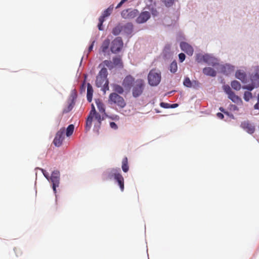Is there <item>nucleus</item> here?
Masks as SVG:
<instances>
[{"label":"nucleus","mask_w":259,"mask_h":259,"mask_svg":"<svg viewBox=\"0 0 259 259\" xmlns=\"http://www.w3.org/2000/svg\"><path fill=\"white\" fill-rule=\"evenodd\" d=\"M106 180H112L114 178L118 183L121 191L124 190V179L120 173V169L118 168H112L107 171L105 174Z\"/></svg>","instance_id":"obj_1"},{"label":"nucleus","mask_w":259,"mask_h":259,"mask_svg":"<svg viewBox=\"0 0 259 259\" xmlns=\"http://www.w3.org/2000/svg\"><path fill=\"white\" fill-rule=\"evenodd\" d=\"M107 69L105 68H102L96 78V84L97 87H103L104 89L109 90V81L107 78Z\"/></svg>","instance_id":"obj_2"},{"label":"nucleus","mask_w":259,"mask_h":259,"mask_svg":"<svg viewBox=\"0 0 259 259\" xmlns=\"http://www.w3.org/2000/svg\"><path fill=\"white\" fill-rule=\"evenodd\" d=\"M145 86L144 80L142 79L136 80L135 83L131 88L133 96L135 98L140 97L143 93Z\"/></svg>","instance_id":"obj_3"},{"label":"nucleus","mask_w":259,"mask_h":259,"mask_svg":"<svg viewBox=\"0 0 259 259\" xmlns=\"http://www.w3.org/2000/svg\"><path fill=\"white\" fill-rule=\"evenodd\" d=\"M148 80L150 85H157L161 81L160 72L156 69L151 70L148 75Z\"/></svg>","instance_id":"obj_4"},{"label":"nucleus","mask_w":259,"mask_h":259,"mask_svg":"<svg viewBox=\"0 0 259 259\" xmlns=\"http://www.w3.org/2000/svg\"><path fill=\"white\" fill-rule=\"evenodd\" d=\"M109 101L111 104H114L121 108H123L126 105V103L123 97L116 93H112L110 94Z\"/></svg>","instance_id":"obj_5"},{"label":"nucleus","mask_w":259,"mask_h":259,"mask_svg":"<svg viewBox=\"0 0 259 259\" xmlns=\"http://www.w3.org/2000/svg\"><path fill=\"white\" fill-rule=\"evenodd\" d=\"M223 88L224 92L228 95L229 99L233 102L237 104L242 103L241 99L235 95L229 85H224Z\"/></svg>","instance_id":"obj_6"},{"label":"nucleus","mask_w":259,"mask_h":259,"mask_svg":"<svg viewBox=\"0 0 259 259\" xmlns=\"http://www.w3.org/2000/svg\"><path fill=\"white\" fill-rule=\"evenodd\" d=\"M123 45V43L121 38L117 37L111 42L110 50L112 53L116 54L121 51Z\"/></svg>","instance_id":"obj_7"},{"label":"nucleus","mask_w":259,"mask_h":259,"mask_svg":"<svg viewBox=\"0 0 259 259\" xmlns=\"http://www.w3.org/2000/svg\"><path fill=\"white\" fill-rule=\"evenodd\" d=\"M94 118L98 121L99 125H100L101 121L104 119V117H102L100 114L97 112H96L95 114L91 115V118H90V115H89L86 120L85 129L87 131H89L92 127Z\"/></svg>","instance_id":"obj_8"},{"label":"nucleus","mask_w":259,"mask_h":259,"mask_svg":"<svg viewBox=\"0 0 259 259\" xmlns=\"http://www.w3.org/2000/svg\"><path fill=\"white\" fill-rule=\"evenodd\" d=\"M51 180L53 184V189L55 193L56 192V188L58 187L60 183V172L58 170H54L52 172Z\"/></svg>","instance_id":"obj_9"},{"label":"nucleus","mask_w":259,"mask_h":259,"mask_svg":"<svg viewBox=\"0 0 259 259\" xmlns=\"http://www.w3.org/2000/svg\"><path fill=\"white\" fill-rule=\"evenodd\" d=\"M65 133V128H61L56 134L54 139L53 143L56 146L59 147L62 144L64 140Z\"/></svg>","instance_id":"obj_10"},{"label":"nucleus","mask_w":259,"mask_h":259,"mask_svg":"<svg viewBox=\"0 0 259 259\" xmlns=\"http://www.w3.org/2000/svg\"><path fill=\"white\" fill-rule=\"evenodd\" d=\"M138 11L136 10L126 9L121 12V16L124 19H132L137 15Z\"/></svg>","instance_id":"obj_11"},{"label":"nucleus","mask_w":259,"mask_h":259,"mask_svg":"<svg viewBox=\"0 0 259 259\" xmlns=\"http://www.w3.org/2000/svg\"><path fill=\"white\" fill-rule=\"evenodd\" d=\"M136 80L131 75L126 76L123 80L122 85L126 90L131 89L135 83Z\"/></svg>","instance_id":"obj_12"},{"label":"nucleus","mask_w":259,"mask_h":259,"mask_svg":"<svg viewBox=\"0 0 259 259\" xmlns=\"http://www.w3.org/2000/svg\"><path fill=\"white\" fill-rule=\"evenodd\" d=\"M180 48L181 50L185 52L189 56H192L194 53L193 47L187 42L183 41L180 43Z\"/></svg>","instance_id":"obj_13"},{"label":"nucleus","mask_w":259,"mask_h":259,"mask_svg":"<svg viewBox=\"0 0 259 259\" xmlns=\"http://www.w3.org/2000/svg\"><path fill=\"white\" fill-rule=\"evenodd\" d=\"M241 127L250 134H253L255 130V126L248 121H244L241 123Z\"/></svg>","instance_id":"obj_14"},{"label":"nucleus","mask_w":259,"mask_h":259,"mask_svg":"<svg viewBox=\"0 0 259 259\" xmlns=\"http://www.w3.org/2000/svg\"><path fill=\"white\" fill-rule=\"evenodd\" d=\"M150 18V14L147 11L142 12L136 19L138 23H143Z\"/></svg>","instance_id":"obj_15"},{"label":"nucleus","mask_w":259,"mask_h":259,"mask_svg":"<svg viewBox=\"0 0 259 259\" xmlns=\"http://www.w3.org/2000/svg\"><path fill=\"white\" fill-rule=\"evenodd\" d=\"M251 82L259 85V67L255 68V71L250 76Z\"/></svg>","instance_id":"obj_16"},{"label":"nucleus","mask_w":259,"mask_h":259,"mask_svg":"<svg viewBox=\"0 0 259 259\" xmlns=\"http://www.w3.org/2000/svg\"><path fill=\"white\" fill-rule=\"evenodd\" d=\"M235 76L237 78L240 80L242 82H247L246 75L243 71L241 70H237L236 72Z\"/></svg>","instance_id":"obj_17"},{"label":"nucleus","mask_w":259,"mask_h":259,"mask_svg":"<svg viewBox=\"0 0 259 259\" xmlns=\"http://www.w3.org/2000/svg\"><path fill=\"white\" fill-rule=\"evenodd\" d=\"M110 43V40L109 38H106L103 41L100 48V50L102 53H105L107 52L109 48Z\"/></svg>","instance_id":"obj_18"},{"label":"nucleus","mask_w":259,"mask_h":259,"mask_svg":"<svg viewBox=\"0 0 259 259\" xmlns=\"http://www.w3.org/2000/svg\"><path fill=\"white\" fill-rule=\"evenodd\" d=\"M203 72L204 74L212 77L215 76L216 71L211 67H205L203 69Z\"/></svg>","instance_id":"obj_19"},{"label":"nucleus","mask_w":259,"mask_h":259,"mask_svg":"<svg viewBox=\"0 0 259 259\" xmlns=\"http://www.w3.org/2000/svg\"><path fill=\"white\" fill-rule=\"evenodd\" d=\"M114 8L113 5H110L107 9H106L102 13V15L99 18H102L103 19L108 17L111 14Z\"/></svg>","instance_id":"obj_20"},{"label":"nucleus","mask_w":259,"mask_h":259,"mask_svg":"<svg viewBox=\"0 0 259 259\" xmlns=\"http://www.w3.org/2000/svg\"><path fill=\"white\" fill-rule=\"evenodd\" d=\"M93 89L90 83H88L87 85V100L89 102L92 100Z\"/></svg>","instance_id":"obj_21"},{"label":"nucleus","mask_w":259,"mask_h":259,"mask_svg":"<svg viewBox=\"0 0 259 259\" xmlns=\"http://www.w3.org/2000/svg\"><path fill=\"white\" fill-rule=\"evenodd\" d=\"M96 103L99 112L101 114H105L104 104L99 99L96 101Z\"/></svg>","instance_id":"obj_22"},{"label":"nucleus","mask_w":259,"mask_h":259,"mask_svg":"<svg viewBox=\"0 0 259 259\" xmlns=\"http://www.w3.org/2000/svg\"><path fill=\"white\" fill-rule=\"evenodd\" d=\"M122 169L124 172H127L129 169V166L128 164V159L126 157L123 158L122 160Z\"/></svg>","instance_id":"obj_23"},{"label":"nucleus","mask_w":259,"mask_h":259,"mask_svg":"<svg viewBox=\"0 0 259 259\" xmlns=\"http://www.w3.org/2000/svg\"><path fill=\"white\" fill-rule=\"evenodd\" d=\"M113 90L118 94H122L124 90L123 88L120 85L117 84H113Z\"/></svg>","instance_id":"obj_24"},{"label":"nucleus","mask_w":259,"mask_h":259,"mask_svg":"<svg viewBox=\"0 0 259 259\" xmlns=\"http://www.w3.org/2000/svg\"><path fill=\"white\" fill-rule=\"evenodd\" d=\"M113 63L114 66H118L119 67L122 66V63L121 61V59L120 57H116L113 58Z\"/></svg>","instance_id":"obj_25"},{"label":"nucleus","mask_w":259,"mask_h":259,"mask_svg":"<svg viewBox=\"0 0 259 259\" xmlns=\"http://www.w3.org/2000/svg\"><path fill=\"white\" fill-rule=\"evenodd\" d=\"M231 85L233 89L236 91H239L241 89V84L237 80L232 81L231 83Z\"/></svg>","instance_id":"obj_26"},{"label":"nucleus","mask_w":259,"mask_h":259,"mask_svg":"<svg viewBox=\"0 0 259 259\" xmlns=\"http://www.w3.org/2000/svg\"><path fill=\"white\" fill-rule=\"evenodd\" d=\"M178 69L177 63L176 61H172L169 66V70L172 73H175Z\"/></svg>","instance_id":"obj_27"},{"label":"nucleus","mask_w":259,"mask_h":259,"mask_svg":"<svg viewBox=\"0 0 259 259\" xmlns=\"http://www.w3.org/2000/svg\"><path fill=\"white\" fill-rule=\"evenodd\" d=\"M74 130V126L73 124H70L68 125L66 129V135L67 137H70L72 135Z\"/></svg>","instance_id":"obj_28"},{"label":"nucleus","mask_w":259,"mask_h":259,"mask_svg":"<svg viewBox=\"0 0 259 259\" xmlns=\"http://www.w3.org/2000/svg\"><path fill=\"white\" fill-rule=\"evenodd\" d=\"M192 83L193 82L190 80L189 77H187L184 79L183 84L185 87L191 88L193 86Z\"/></svg>","instance_id":"obj_29"},{"label":"nucleus","mask_w":259,"mask_h":259,"mask_svg":"<svg viewBox=\"0 0 259 259\" xmlns=\"http://www.w3.org/2000/svg\"><path fill=\"white\" fill-rule=\"evenodd\" d=\"M258 86L257 84H255L251 82V84H248L247 85L243 86L242 88L243 89H247L249 91H252L254 88H256Z\"/></svg>","instance_id":"obj_30"},{"label":"nucleus","mask_w":259,"mask_h":259,"mask_svg":"<svg viewBox=\"0 0 259 259\" xmlns=\"http://www.w3.org/2000/svg\"><path fill=\"white\" fill-rule=\"evenodd\" d=\"M121 31V27L120 26H117L115 27L112 30V33L115 35H118Z\"/></svg>","instance_id":"obj_31"},{"label":"nucleus","mask_w":259,"mask_h":259,"mask_svg":"<svg viewBox=\"0 0 259 259\" xmlns=\"http://www.w3.org/2000/svg\"><path fill=\"white\" fill-rule=\"evenodd\" d=\"M103 63L110 69H112L114 67L113 62L109 60H105L103 61Z\"/></svg>","instance_id":"obj_32"},{"label":"nucleus","mask_w":259,"mask_h":259,"mask_svg":"<svg viewBox=\"0 0 259 259\" xmlns=\"http://www.w3.org/2000/svg\"><path fill=\"white\" fill-rule=\"evenodd\" d=\"M212 58L208 54L204 55L203 57V62L208 64H210Z\"/></svg>","instance_id":"obj_33"},{"label":"nucleus","mask_w":259,"mask_h":259,"mask_svg":"<svg viewBox=\"0 0 259 259\" xmlns=\"http://www.w3.org/2000/svg\"><path fill=\"white\" fill-rule=\"evenodd\" d=\"M252 94L250 92H245L244 94V99L246 101H248L250 99L252 98Z\"/></svg>","instance_id":"obj_34"},{"label":"nucleus","mask_w":259,"mask_h":259,"mask_svg":"<svg viewBox=\"0 0 259 259\" xmlns=\"http://www.w3.org/2000/svg\"><path fill=\"white\" fill-rule=\"evenodd\" d=\"M167 7L172 6L174 3V0H161Z\"/></svg>","instance_id":"obj_35"},{"label":"nucleus","mask_w":259,"mask_h":259,"mask_svg":"<svg viewBox=\"0 0 259 259\" xmlns=\"http://www.w3.org/2000/svg\"><path fill=\"white\" fill-rule=\"evenodd\" d=\"M73 103V101L72 102V103H70L67 107V108L64 109L63 111V113H68L69 111H70L72 108H73V105L72 103Z\"/></svg>","instance_id":"obj_36"},{"label":"nucleus","mask_w":259,"mask_h":259,"mask_svg":"<svg viewBox=\"0 0 259 259\" xmlns=\"http://www.w3.org/2000/svg\"><path fill=\"white\" fill-rule=\"evenodd\" d=\"M105 20L104 19H103L102 18H99V23L98 25V28L100 30H103V27H102V25H103V22H104Z\"/></svg>","instance_id":"obj_37"},{"label":"nucleus","mask_w":259,"mask_h":259,"mask_svg":"<svg viewBox=\"0 0 259 259\" xmlns=\"http://www.w3.org/2000/svg\"><path fill=\"white\" fill-rule=\"evenodd\" d=\"M203 57H204V55L197 54L196 56V60L198 62H203Z\"/></svg>","instance_id":"obj_38"},{"label":"nucleus","mask_w":259,"mask_h":259,"mask_svg":"<svg viewBox=\"0 0 259 259\" xmlns=\"http://www.w3.org/2000/svg\"><path fill=\"white\" fill-rule=\"evenodd\" d=\"M96 110L95 109V107L93 104H92V109L91 111H90L89 114L90 115V118H91V115H93L94 114L96 113Z\"/></svg>","instance_id":"obj_39"},{"label":"nucleus","mask_w":259,"mask_h":259,"mask_svg":"<svg viewBox=\"0 0 259 259\" xmlns=\"http://www.w3.org/2000/svg\"><path fill=\"white\" fill-rule=\"evenodd\" d=\"M185 58L186 56L184 53H181L179 55V61L181 63L185 60Z\"/></svg>","instance_id":"obj_40"},{"label":"nucleus","mask_w":259,"mask_h":259,"mask_svg":"<svg viewBox=\"0 0 259 259\" xmlns=\"http://www.w3.org/2000/svg\"><path fill=\"white\" fill-rule=\"evenodd\" d=\"M160 106L164 108H170V104L166 103L161 102L160 103Z\"/></svg>","instance_id":"obj_41"},{"label":"nucleus","mask_w":259,"mask_h":259,"mask_svg":"<svg viewBox=\"0 0 259 259\" xmlns=\"http://www.w3.org/2000/svg\"><path fill=\"white\" fill-rule=\"evenodd\" d=\"M110 127L114 129H117V125L114 122H111L110 123Z\"/></svg>","instance_id":"obj_42"},{"label":"nucleus","mask_w":259,"mask_h":259,"mask_svg":"<svg viewBox=\"0 0 259 259\" xmlns=\"http://www.w3.org/2000/svg\"><path fill=\"white\" fill-rule=\"evenodd\" d=\"M127 1V0H121V2L117 5L116 8L117 9L120 8L122 6V5Z\"/></svg>","instance_id":"obj_43"},{"label":"nucleus","mask_w":259,"mask_h":259,"mask_svg":"<svg viewBox=\"0 0 259 259\" xmlns=\"http://www.w3.org/2000/svg\"><path fill=\"white\" fill-rule=\"evenodd\" d=\"M95 40H94V41L92 42V44L91 45V46L89 47V49H88V51H89V52H91V51H92L93 48V47H94V43H95Z\"/></svg>","instance_id":"obj_44"},{"label":"nucleus","mask_w":259,"mask_h":259,"mask_svg":"<svg viewBox=\"0 0 259 259\" xmlns=\"http://www.w3.org/2000/svg\"><path fill=\"white\" fill-rule=\"evenodd\" d=\"M39 169L42 171L43 173L44 176L47 178L48 179V175L46 174V171L42 169V168H39Z\"/></svg>","instance_id":"obj_45"},{"label":"nucleus","mask_w":259,"mask_h":259,"mask_svg":"<svg viewBox=\"0 0 259 259\" xmlns=\"http://www.w3.org/2000/svg\"><path fill=\"white\" fill-rule=\"evenodd\" d=\"M217 115L218 117L220 119H223L224 118V115L222 113H220V112L218 113L217 114Z\"/></svg>","instance_id":"obj_46"},{"label":"nucleus","mask_w":259,"mask_h":259,"mask_svg":"<svg viewBox=\"0 0 259 259\" xmlns=\"http://www.w3.org/2000/svg\"><path fill=\"white\" fill-rule=\"evenodd\" d=\"M220 110L222 112H224L225 114H228V112H227V111H225V110L224 109V108H223V107H220Z\"/></svg>","instance_id":"obj_47"},{"label":"nucleus","mask_w":259,"mask_h":259,"mask_svg":"<svg viewBox=\"0 0 259 259\" xmlns=\"http://www.w3.org/2000/svg\"><path fill=\"white\" fill-rule=\"evenodd\" d=\"M178 106L177 104H173L170 105V108H176Z\"/></svg>","instance_id":"obj_48"},{"label":"nucleus","mask_w":259,"mask_h":259,"mask_svg":"<svg viewBox=\"0 0 259 259\" xmlns=\"http://www.w3.org/2000/svg\"><path fill=\"white\" fill-rule=\"evenodd\" d=\"M254 109H258V103H256L254 106Z\"/></svg>","instance_id":"obj_49"},{"label":"nucleus","mask_w":259,"mask_h":259,"mask_svg":"<svg viewBox=\"0 0 259 259\" xmlns=\"http://www.w3.org/2000/svg\"><path fill=\"white\" fill-rule=\"evenodd\" d=\"M233 67H231L229 65H227L226 66L224 67L225 68H228V69H231Z\"/></svg>","instance_id":"obj_50"},{"label":"nucleus","mask_w":259,"mask_h":259,"mask_svg":"<svg viewBox=\"0 0 259 259\" xmlns=\"http://www.w3.org/2000/svg\"><path fill=\"white\" fill-rule=\"evenodd\" d=\"M127 26H129L132 27V25H131L130 24H127Z\"/></svg>","instance_id":"obj_51"},{"label":"nucleus","mask_w":259,"mask_h":259,"mask_svg":"<svg viewBox=\"0 0 259 259\" xmlns=\"http://www.w3.org/2000/svg\"><path fill=\"white\" fill-rule=\"evenodd\" d=\"M194 82L195 83H198V82H197V81H194Z\"/></svg>","instance_id":"obj_52"}]
</instances>
